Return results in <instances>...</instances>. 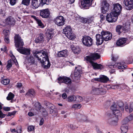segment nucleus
Wrapping results in <instances>:
<instances>
[{
	"label": "nucleus",
	"instance_id": "1",
	"mask_svg": "<svg viewBox=\"0 0 133 133\" xmlns=\"http://www.w3.org/2000/svg\"><path fill=\"white\" fill-rule=\"evenodd\" d=\"M63 33L65 34L66 37L70 40H73L75 38V35L70 26H68L64 28L63 29Z\"/></svg>",
	"mask_w": 133,
	"mask_h": 133
},
{
	"label": "nucleus",
	"instance_id": "2",
	"mask_svg": "<svg viewBox=\"0 0 133 133\" xmlns=\"http://www.w3.org/2000/svg\"><path fill=\"white\" fill-rule=\"evenodd\" d=\"M31 6L33 9H36L38 8L39 6V4H38V0H32ZM51 0H40V3L46 4L48 5L51 3Z\"/></svg>",
	"mask_w": 133,
	"mask_h": 133
},
{
	"label": "nucleus",
	"instance_id": "3",
	"mask_svg": "<svg viewBox=\"0 0 133 133\" xmlns=\"http://www.w3.org/2000/svg\"><path fill=\"white\" fill-rule=\"evenodd\" d=\"M14 41L15 46L17 48H22L24 43L23 39L18 34H16L14 37Z\"/></svg>",
	"mask_w": 133,
	"mask_h": 133
},
{
	"label": "nucleus",
	"instance_id": "4",
	"mask_svg": "<svg viewBox=\"0 0 133 133\" xmlns=\"http://www.w3.org/2000/svg\"><path fill=\"white\" fill-rule=\"evenodd\" d=\"M100 56L97 53H91L89 55L84 57V59L89 63L94 62L93 61L98 59L100 58Z\"/></svg>",
	"mask_w": 133,
	"mask_h": 133
},
{
	"label": "nucleus",
	"instance_id": "5",
	"mask_svg": "<svg viewBox=\"0 0 133 133\" xmlns=\"http://www.w3.org/2000/svg\"><path fill=\"white\" fill-rule=\"evenodd\" d=\"M82 41L83 44L87 47H90L93 44V39L89 36H83Z\"/></svg>",
	"mask_w": 133,
	"mask_h": 133
},
{
	"label": "nucleus",
	"instance_id": "6",
	"mask_svg": "<svg viewBox=\"0 0 133 133\" xmlns=\"http://www.w3.org/2000/svg\"><path fill=\"white\" fill-rule=\"evenodd\" d=\"M79 18L81 20V22L84 24H88L92 25L95 24V23L94 21V17L93 16L86 18L80 16Z\"/></svg>",
	"mask_w": 133,
	"mask_h": 133
},
{
	"label": "nucleus",
	"instance_id": "7",
	"mask_svg": "<svg viewBox=\"0 0 133 133\" xmlns=\"http://www.w3.org/2000/svg\"><path fill=\"white\" fill-rule=\"evenodd\" d=\"M119 15H116L113 12H111L106 16L107 21L109 22H115L117 20L118 16Z\"/></svg>",
	"mask_w": 133,
	"mask_h": 133
},
{
	"label": "nucleus",
	"instance_id": "8",
	"mask_svg": "<svg viewBox=\"0 0 133 133\" xmlns=\"http://www.w3.org/2000/svg\"><path fill=\"white\" fill-rule=\"evenodd\" d=\"M113 9L111 12L116 15H119L122 10V6L119 3H114L113 4Z\"/></svg>",
	"mask_w": 133,
	"mask_h": 133
},
{
	"label": "nucleus",
	"instance_id": "9",
	"mask_svg": "<svg viewBox=\"0 0 133 133\" xmlns=\"http://www.w3.org/2000/svg\"><path fill=\"white\" fill-rule=\"evenodd\" d=\"M104 38L105 41H107L111 39L112 37V34L110 32L103 30L101 32V35Z\"/></svg>",
	"mask_w": 133,
	"mask_h": 133
},
{
	"label": "nucleus",
	"instance_id": "10",
	"mask_svg": "<svg viewBox=\"0 0 133 133\" xmlns=\"http://www.w3.org/2000/svg\"><path fill=\"white\" fill-rule=\"evenodd\" d=\"M110 109L112 110L113 112V114L112 116L114 117L118 118V116H121V114L120 111L119 110L117 109V108L116 107V105L115 103H114L113 105H111L110 107ZM112 115V114H110Z\"/></svg>",
	"mask_w": 133,
	"mask_h": 133
},
{
	"label": "nucleus",
	"instance_id": "11",
	"mask_svg": "<svg viewBox=\"0 0 133 133\" xmlns=\"http://www.w3.org/2000/svg\"><path fill=\"white\" fill-rule=\"evenodd\" d=\"M94 0H81V7L82 8L88 9L91 6Z\"/></svg>",
	"mask_w": 133,
	"mask_h": 133
},
{
	"label": "nucleus",
	"instance_id": "12",
	"mask_svg": "<svg viewBox=\"0 0 133 133\" xmlns=\"http://www.w3.org/2000/svg\"><path fill=\"white\" fill-rule=\"evenodd\" d=\"M42 51L43 50H40L39 51H37L36 50L33 53V54L34 57L37 58L38 60L40 62L42 65L44 66L45 65L44 64H46L44 61V59H43V60L42 61L41 58H40V57H42L41 53Z\"/></svg>",
	"mask_w": 133,
	"mask_h": 133
},
{
	"label": "nucleus",
	"instance_id": "13",
	"mask_svg": "<svg viewBox=\"0 0 133 133\" xmlns=\"http://www.w3.org/2000/svg\"><path fill=\"white\" fill-rule=\"evenodd\" d=\"M102 7L101 8V12L103 14H106L109 10L110 4L106 0L103 1Z\"/></svg>",
	"mask_w": 133,
	"mask_h": 133
},
{
	"label": "nucleus",
	"instance_id": "14",
	"mask_svg": "<svg viewBox=\"0 0 133 133\" xmlns=\"http://www.w3.org/2000/svg\"><path fill=\"white\" fill-rule=\"evenodd\" d=\"M50 14V11L48 9H41L39 10L40 16L43 18H49Z\"/></svg>",
	"mask_w": 133,
	"mask_h": 133
},
{
	"label": "nucleus",
	"instance_id": "15",
	"mask_svg": "<svg viewBox=\"0 0 133 133\" xmlns=\"http://www.w3.org/2000/svg\"><path fill=\"white\" fill-rule=\"evenodd\" d=\"M54 22L57 25L60 26L64 25L65 24V20L64 17L62 16L57 17L55 19Z\"/></svg>",
	"mask_w": 133,
	"mask_h": 133
},
{
	"label": "nucleus",
	"instance_id": "16",
	"mask_svg": "<svg viewBox=\"0 0 133 133\" xmlns=\"http://www.w3.org/2000/svg\"><path fill=\"white\" fill-rule=\"evenodd\" d=\"M58 83H64L66 84H70L71 83V79L66 76H59L58 78Z\"/></svg>",
	"mask_w": 133,
	"mask_h": 133
},
{
	"label": "nucleus",
	"instance_id": "17",
	"mask_svg": "<svg viewBox=\"0 0 133 133\" xmlns=\"http://www.w3.org/2000/svg\"><path fill=\"white\" fill-rule=\"evenodd\" d=\"M112 115H110L109 116L108 123L109 124L112 125H116L117 124L118 118L112 116Z\"/></svg>",
	"mask_w": 133,
	"mask_h": 133
},
{
	"label": "nucleus",
	"instance_id": "18",
	"mask_svg": "<svg viewBox=\"0 0 133 133\" xmlns=\"http://www.w3.org/2000/svg\"><path fill=\"white\" fill-rule=\"evenodd\" d=\"M18 51L20 53L26 56H28L30 54V49L25 48H20L17 49Z\"/></svg>",
	"mask_w": 133,
	"mask_h": 133
},
{
	"label": "nucleus",
	"instance_id": "19",
	"mask_svg": "<svg viewBox=\"0 0 133 133\" xmlns=\"http://www.w3.org/2000/svg\"><path fill=\"white\" fill-rule=\"evenodd\" d=\"M47 107L50 109V113L53 116H56L57 114V110L55 109V107L52 104L48 102L47 103Z\"/></svg>",
	"mask_w": 133,
	"mask_h": 133
},
{
	"label": "nucleus",
	"instance_id": "20",
	"mask_svg": "<svg viewBox=\"0 0 133 133\" xmlns=\"http://www.w3.org/2000/svg\"><path fill=\"white\" fill-rule=\"evenodd\" d=\"M43 52H41L42 55L43 56H45V57H43V59L45 60V62L46 61L47 62V65H44L43 66L44 68H49L51 64L50 62H49V56H48V54L47 53H46L44 51H43Z\"/></svg>",
	"mask_w": 133,
	"mask_h": 133
},
{
	"label": "nucleus",
	"instance_id": "21",
	"mask_svg": "<svg viewBox=\"0 0 133 133\" xmlns=\"http://www.w3.org/2000/svg\"><path fill=\"white\" fill-rule=\"evenodd\" d=\"M2 109L4 111H10V107H2L1 104H0V118H1V119L5 118V116L6 115V114L3 113L1 110V109Z\"/></svg>",
	"mask_w": 133,
	"mask_h": 133
},
{
	"label": "nucleus",
	"instance_id": "22",
	"mask_svg": "<svg viewBox=\"0 0 133 133\" xmlns=\"http://www.w3.org/2000/svg\"><path fill=\"white\" fill-rule=\"evenodd\" d=\"M128 38H120L116 42V44L118 46L122 47L125 45V43Z\"/></svg>",
	"mask_w": 133,
	"mask_h": 133
},
{
	"label": "nucleus",
	"instance_id": "23",
	"mask_svg": "<svg viewBox=\"0 0 133 133\" xmlns=\"http://www.w3.org/2000/svg\"><path fill=\"white\" fill-rule=\"evenodd\" d=\"M123 3L125 6L128 7V10L132 9L133 8V0H124Z\"/></svg>",
	"mask_w": 133,
	"mask_h": 133
},
{
	"label": "nucleus",
	"instance_id": "24",
	"mask_svg": "<svg viewBox=\"0 0 133 133\" xmlns=\"http://www.w3.org/2000/svg\"><path fill=\"white\" fill-rule=\"evenodd\" d=\"M44 40V35L43 34L40 33L38 37L36 38L35 42L36 43H43Z\"/></svg>",
	"mask_w": 133,
	"mask_h": 133
},
{
	"label": "nucleus",
	"instance_id": "25",
	"mask_svg": "<svg viewBox=\"0 0 133 133\" xmlns=\"http://www.w3.org/2000/svg\"><path fill=\"white\" fill-rule=\"evenodd\" d=\"M96 43L97 45H99L102 44L103 41L104 40L101 35L98 34H97L96 35Z\"/></svg>",
	"mask_w": 133,
	"mask_h": 133
},
{
	"label": "nucleus",
	"instance_id": "26",
	"mask_svg": "<svg viewBox=\"0 0 133 133\" xmlns=\"http://www.w3.org/2000/svg\"><path fill=\"white\" fill-rule=\"evenodd\" d=\"M27 63L28 65L34 64L35 62L34 58L32 55H30L26 58Z\"/></svg>",
	"mask_w": 133,
	"mask_h": 133
},
{
	"label": "nucleus",
	"instance_id": "27",
	"mask_svg": "<svg viewBox=\"0 0 133 133\" xmlns=\"http://www.w3.org/2000/svg\"><path fill=\"white\" fill-rule=\"evenodd\" d=\"M91 64L92 66L93 67L94 69L102 70L103 69L104 67L103 65L101 64H98L96 62H93L90 63Z\"/></svg>",
	"mask_w": 133,
	"mask_h": 133
},
{
	"label": "nucleus",
	"instance_id": "28",
	"mask_svg": "<svg viewBox=\"0 0 133 133\" xmlns=\"http://www.w3.org/2000/svg\"><path fill=\"white\" fill-rule=\"evenodd\" d=\"M68 52L66 50L59 51L57 54L58 56L59 57H66L68 56Z\"/></svg>",
	"mask_w": 133,
	"mask_h": 133
},
{
	"label": "nucleus",
	"instance_id": "29",
	"mask_svg": "<svg viewBox=\"0 0 133 133\" xmlns=\"http://www.w3.org/2000/svg\"><path fill=\"white\" fill-rule=\"evenodd\" d=\"M113 66L114 68L117 67L118 69L122 70V71H120V72L123 71V70L127 68V66L126 65H123L121 64V63H117L114 64Z\"/></svg>",
	"mask_w": 133,
	"mask_h": 133
},
{
	"label": "nucleus",
	"instance_id": "30",
	"mask_svg": "<svg viewBox=\"0 0 133 133\" xmlns=\"http://www.w3.org/2000/svg\"><path fill=\"white\" fill-rule=\"evenodd\" d=\"M102 92L103 94H104L106 93V91L103 90L102 89L101 90L99 88H96L93 89L91 91L92 93L97 95H98L99 94H101V93Z\"/></svg>",
	"mask_w": 133,
	"mask_h": 133
},
{
	"label": "nucleus",
	"instance_id": "31",
	"mask_svg": "<svg viewBox=\"0 0 133 133\" xmlns=\"http://www.w3.org/2000/svg\"><path fill=\"white\" fill-rule=\"evenodd\" d=\"M6 23L10 25H14L15 23L14 19L11 16L9 17L6 19Z\"/></svg>",
	"mask_w": 133,
	"mask_h": 133
},
{
	"label": "nucleus",
	"instance_id": "32",
	"mask_svg": "<svg viewBox=\"0 0 133 133\" xmlns=\"http://www.w3.org/2000/svg\"><path fill=\"white\" fill-rule=\"evenodd\" d=\"M80 72L78 70L75 72L74 74V77L73 78L74 80L75 81L79 80L80 79Z\"/></svg>",
	"mask_w": 133,
	"mask_h": 133
},
{
	"label": "nucleus",
	"instance_id": "33",
	"mask_svg": "<svg viewBox=\"0 0 133 133\" xmlns=\"http://www.w3.org/2000/svg\"><path fill=\"white\" fill-rule=\"evenodd\" d=\"M32 17L35 20L38 24V26L41 27L42 28L44 27V26L43 24L42 23L41 20L38 18L37 17L35 16H32Z\"/></svg>",
	"mask_w": 133,
	"mask_h": 133
},
{
	"label": "nucleus",
	"instance_id": "34",
	"mask_svg": "<svg viewBox=\"0 0 133 133\" xmlns=\"http://www.w3.org/2000/svg\"><path fill=\"white\" fill-rule=\"evenodd\" d=\"M38 110L40 112H41L42 113V115L44 116L47 115L46 111L45 109L43 107L41 108V105L40 104H39L38 105Z\"/></svg>",
	"mask_w": 133,
	"mask_h": 133
},
{
	"label": "nucleus",
	"instance_id": "35",
	"mask_svg": "<svg viewBox=\"0 0 133 133\" xmlns=\"http://www.w3.org/2000/svg\"><path fill=\"white\" fill-rule=\"evenodd\" d=\"M125 110L126 111L130 113L133 110V103H130L129 105V107L128 106L126 105L125 107Z\"/></svg>",
	"mask_w": 133,
	"mask_h": 133
},
{
	"label": "nucleus",
	"instance_id": "36",
	"mask_svg": "<svg viewBox=\"0 0 133 133\" xmlns=\"http://www.w3.org/2000/svg\"><path fill=\"white\" fill-rule=\"evenodd\" d=\"M53 35V32L51 31H50V30L46 32L47 40L48 42H49V40L52 38Z\"/></svg>",
	"mask_w": 133,
	"mask_h": 133
},
{
	"label": "nucleus",
	"instance_id": "37",
	"mask_svg": "<svg viewBox=\"0 0 133 133\" xmlns=\"http://www.w3.org/2000/svg\"><path fill=\"white\" fill-rule=\"evenodd\" d=\"M101 82L103 83H107L109 81V78L104 75L100 76Z\"/></svg>",
	"mask_w": 133,
	"mask_h": 133
},
{
	"label": "nucleus",
	"instance_id": "38",
	"mask_svg": "<svg viewBox=\"0 0 133 133\" xmlns=\"http://www.w3.org/2000/svg\"><path fill=\"white\" fill-rule=\"evenodd\" d=\"M26 95H28L30 97H34L35 95V92L34 89H29L27 92Z\"/></svg>",
	"mask_w": 133,
	"mask_h": 133
},
{
	"label": "nucleus",
	"instance_id": "39",
	"mask_svg": "<svg viewBox=\"0 0 133 133\" xmlns=\"http://www.w3.org/2000/svg\"><path fill=\"white\" fill-rule=\"evenodd\" d=\"M75 96L74 95H71L68 97L67 101L69 102H75Z\"/></svg>",
	"mask_w": 133,
	"mask_h": 133
},
{
	"label": "nucleus",
	"instance_id": "40",
	"mask_svg": "<svg viewBox=\"0 0 133 133\" xmlns=\"http://www.w3.org/2000/svg\"><path fill=\"white\" fill-rule=\"evenodd\" d=\"M133 119V116L131 114L127 117L126 118L124 119L123 121V124H126L129 121H130Z\"/></svg>",
	"mask_w": 133,
	"mask_h": 133
},
{
	"label": "nucleus",
	"instance_id": "41",
	"mask_svg": "<svg viewBox=\"0 0 133 133\" xmlns=\"http://www.w3.org/2000/svg\"><path fill=\"white\" fill-rule=\"evenodd\" d=\"M14 95L11 92H10L6 97V99L8 101H10L13 99L14 97Z\"/></svg>",
	"mask_w": 133,
	"mask_h": 133
},
{
	"label": "nucleus",
	"instance_id": "42",
	"mask_svg": "<svg viewBox=\"0 0 133 133\" xmlns=\"http://www.w3.org/2000/svg\"><path fill=\"white\" fill-rule=\"evenodd\" d=\"M128 127L127 126H125L123 124L121 126V133H126L128 131Z\"/></svg>",
	"mask_w": 133,
	"mask_h": 133
},
{
	"label": "nucleus",
	"instance_id": "43",
	"mask_svg": "<svg viewBox=\"0 0 133 133\" xmlns=\"http://www.w3.org/2000/svg\"><path fill=\"white\" fill-rule=\"evenodd\" d=\"M12 64L11 60V59L8 60V61L7 65L6 66V70L8 71L10 70V68L12 67Z\"/></svg>",
	"mask_w": 133,
	"mask_h": 133
},
{
	"label": "nucleus",
	"instance_id": "44",
	"mask_svg": "<svg viewBox=\"0 0 133 133\" xmlns=\"http://www.w3.org/2000/svg\"><path fill=\"white\" fill-rule=\"evenodd\" d=\"M122 27H123V26L120 25H118L116 27V32L119 35L121 34V32L120 31V30L121 29H122Z\"/></svg>",
	"mask_w": 133,
	"mask_h": 133
},
{
	"label": "nucleus",
	"instance_id": "45",
	"mask_svg": "<svg viewBox=\"0 0 133 133\" xmlns=\"http://www.w3.org/2000/svg\"><path fill=\"white\" fill-rule=\"evenodd\" d=\"M30 0H22L21 2V4L23 5L28 6L30 3Z\"/></svg>",
	"mask_w": 133,
	"mask_h": 133
},
{
	"label": "nucleus",
	"instance_id": "46",
	"mask_svg": "<svg viewBox=\"0 0 133 133\" xmlns=\"http://www.w3.org/2000/svg\"><path fill=\"white\" fill-rule=\"evenodd\" d=\"M75 103L79 102H82L83 100V98L82 97L79 95L75 96Z\"/></svg>",
	"mask_w": 133,
	"mask_h": 133
},
{
	"label": "nucleus",
	"instance_id": "47",
	"mask_svg": "<svg viewBox=\"0 0 133 133\" xmlns=\"http://www.w3.org/2000/svg\"><path fill=\"white\" fill-rule=\"evenodd\" d=\"M10 82V79L8 78L3 79L1 81V83L4 85H6L9 84Z\"/></svg>",
	"mask_w": 133,
	"mask_h": 133
},
{
	"label": "nucleus",
	"instance_id": "48",
	"mask_svg": "<svg viewBox=\"0 0 133 133\" xmlns=\"http://www.w3.org/2000/svg\"><path fill=\"white\" fill-rule=\"evenodd\" d=\"M9 35L8 34L5 35L4 40L5 42L7 43H8L10 42V40L9 38Z\"/></svg>",
	"mask_w": 133,
	"mask_h": 133
},
{
	"label": "nucleus",
	"instance_id": "49",
	"mask_svg": "<svg viewBox=\"0 0 133 133\" xmlns=\"http://www.w3.org/2000/svg\"><path fill=\"white\" fill-rule=\"evenodd\" d=\"M11 57L12 61H13L14 63H15L16 65H18V64L17 61L16 59L15 56L13 54H12V55L11 56Z\"/></svg>",
	"mask_w": 133,
	"mask_h": 133
},
{
	"label": "nucleus",
	"instance_id": "50",
	"mask_svg": "<svg viewBox=\"0 0 133 133\" xmlns=\"http://www.w3.org/2000/svg\"><path fill=\"white\" fill-rule=\"evenodd\" d=\"M35 127L34 126L30 125L28 126L27 127V131L28 132L34 131L35 130Z\"/></svg>",
	"mask_w": 133,
	"mask_h": 133
},
{
	"label": "nucleus",
	"instance_id": "51",
	"mask_svg": "<svg viewBox=\"0 0 133 133\" xmlns=\"http://www.w3.org/2000/svg\"><path fill=\"white\" fill-rule=\"evenodd\" d=\"M81 50L80 48L78 47L75 48V49H74L73 52L75 54H79L80 53Z\"/></svg>",
	"mask_w": 133,
	"mask_h": 133
},
{
	"label": "nucleus",
	"instance_id": "52",
	"mask_svg": "<svg viewBox=\"0 0 133 133\" xmlns=\"http://www.w3.org/2000/svg\"><path fill=\"white\" fill-rule=\"evenodd\" d=\"M111 88L113 89H120V87L118 84H114L112 85Z\"/></svg>",
	"mask_w": 133,
	"mask_h": 133
},
{
	"label": "nucleus",
	"instance_id": "53",
	"mask_svg": "<svg viewBox=\"0 0 133 133\" xmlns=\"http://www.w3.org/2000/svg\"><path fill=\"white\" fill-rule=\"evenodd\" d=\"M81 107V104H75L73 105L72 107L74 108H80Z\"/></svg>",
	"mask_w": 133,
	"mask_h": 133
},
{
	"label": "nucleus",
	"instance_id": "54",
	"mask_svg": "<svg viewBox=\"0 0 133 133\" xmlns=\"http://www.w3.org/2000/svg\"><path fill=\"white\" fill-rule=\"evenodd\" d=\"M10 5L12 6H13L15 4L17 0H9Z\"/></svg>",
	"mask_w": 133,
	"mask_h": 133
},
{
	"label": "nucleus",
	"instance_id": "55",
	"mask_svg": "<svg viewBox=\"0 0 133 133\" xmlns=\"http://www.w3.org/2000/svg\"><path fill=\"white\" fill-rule=\"evenodd\" d=\"M16 112V111H14L12 112H9L8 115H7V116H11L12 115H14Z\"/></svg>",
	"mask_w": 133,
	"mask_h": 133
},
{
	"label": "nucleus",
	"instance_id": "56",
	"mask_svg": "<svg viewBox=\"0 0 133 133\" xmlns=\"http://www.w3.org/2000/svg\"><path fill=\"white\" fill-rule=\"evenodd\" d=\"M44 120L43 118H42L40 120V123H39V125L40 126H42V125L44 123Z\"/></svg>",
	"mask_w": 133,
	"mask_h": 133
},
{
	"label": "nucleus",
	"instance_id": "57",
	"mask_svg": "<svg viewBox=\"0 0 133 133\" xmlns=\"http://www.w3.org/2000/svg\"><path fill=\"white\" fill-rule=\"evenodd\" d=\"M62 97L63 98V99H65L67 97V95H66V94L65 93H64L62 94Z\"/></svg>",
	"mask_w": 133,
	"mask_h": 133
},
{
	"label": "nucleus",
	"instance_id": "58",
	"mask_svg": "<svg viewBox=\"0 0 133 133\" xmlns=\"http://www.w3.org/2000/svg\"><path fill=\"white\" fill-rule=\"evenodd\" d=\"M22 86V84L21 83H17V87L18 88H21Z\"/></svg>",
	"mask_w": 133,
	"mask_h": 133
},
{
	"label": "nucleus",
	"instance_id": "59",
	"mask_svg": "<svg viewBox=\"0 0 133 133\" xmlns=\"http://www.w3.org/2000/svg\"><path fill=\"white\" fill-rule=\"evenodd\" d=\"M122 30H123L124 32H127L128 30L127 29H126V28L125 27H122Z\"/></svg>",
	"mask_w": 133,
	"mask_h": 133
},
{
	"label": "nucleus",
	"instance_id": "60",
	"mask_svg": "<svg viewBox=\"0 0 133 133\" xmlns=\"http://www.w3.org/2000/svg\"><path fill=\"white\" fill-rule=\"evenodd\" d=\"M94 80L95 81L101 82L100 77L99 78H95L94 79Z\"/></svg>",
	"mask_w": 133,
	"mask_h": 133
},
{
	"label": "nucleus",
	"instance_id": "61",
	"mask_svg": "<svg viewBox=\"0 0 133 133\" xmlns=\"http://www.w3.org/2000/svg\"><path fill=\"white\" fill-rule=\"evenodd\" d=\"M69 127L72 129H73L75 128L76 127H75V126H73L72 124H71L70 125Z\"/></svg>",
	"mask_w": 133,
	"mask_h": 133
},
{
	"label": "nucleus",
	"instance_id": "62",
	"mask_svg": "<svg viewBox=\"0 0 133 133\" xmlns=\"http://www.w3.org/2000/svg\"><path fill=\"white\" fill-rule=\"evenodd\" d=\"M28 116H33L34 115V114L31 111L29 112L28 113Z\"/></svg>",
	"mask_w": 133,
	"mask_h": 133
},
{
	"label": "nucleus",
	"instance_id": "63",
	"mask_svg": "<svg viewBox=\"0 0 133 133\" xmlns=\"http://www.w3.org/2000/svg\"><path fill=\"white\" fill-rule=\"evenodd\" d=\"M117 59V58L116 57H112V60L113 61H116Z\"/></svg>",
	"mask_w": 133,
	"mask_h": 133
},
{
	"label": "nucleus",
	"instance_id": "64",
	"mask_svg": "<svg viewBox=\"0 0 133 133\" xmlns=\"http://www.w3.org/2000/svg\"><path fill=\"white\" fill-rule=\"evenodd\" d=\"M10 132H16L17 131L15 129H10Z\"/></svg>",
	"mask_w": 133,
	"mask_h": 133
}]
</instances>
